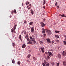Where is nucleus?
<instances>
[{"mask_svg":"<svg viewBox=\"0 0 66 66\" xmlns=\"http://www.w3.org/2000/svg\"><path fill=\"white\" fill-rule=\"evenodd\" d=\"M44 38L46 37V34H44Z\"/></svg>","mask_w":66,"mask_h":66,"instance_id":"nucleus-23","label":"nucleus"},{"mask_svg":"<svg viewBox=\"0 0 66 66\" xmlns=\"http://www.w3.org/2000/svg\"><path fill=\"white\" fill-rule=\"evenodd\" d=\"M42 64L44 66H46V65L45 64H44V63H42Z\"/></svg>","mask_w":66,"mask_h":66,"instance_id":"nucleus-35","label":"nucleus"},{"mask_svg":"<svg viewBox=\"0 0 66 66\" xmlns=\"http://www.w3.org/2000/svg\"><path fill=\"white\" fill-rule=\"evenodd\" d=\"M31 8V7H30L28 8V10H30V9Z\"/></svg>","mask_w":66,"mask_h":66,"instance_id":"nucleus-44","label":"nucleus"},{"mask_svg":"<svg viewBox=\"0 0 66 66\" xmlns=\"http://www.w3.org/2000/svg\"><path fill=\"white\" fill-rule=\"evenodd\" d=\"M47 26V24H44V26Z\"/></svg>","mask_w":66,"mask_h":66,"instance_id":"nucleus-61","label":"nucleus"},{"mask_svg":"<svg viewBox=\"0 0 66 66\" xmlns=\"http://www.w3.org/2000/svg\"><path fill=\"white\" fill-rule=\"evenodd\" d=\"M44 63L45 64H47V62L46 61V60H44Z\"/></svg>","mask_w":66,"mask_h":66,"instance_id":"nucleus-20","label":"nucleus"},{"mask_svg":"<svg viewBox=\"0 0 66 66\" xmlns=\"http://www.w3.org/2000/svg\"><path fill=\"white\" fill-rule=\"evenodd\" d=\"M57 2H56L55 3V5L56 6V5H57Z\"/></svg>","mask_w":66,"mask_h":66,"instance_id":"nucleus-38","label":"nucleus"},{"mask_svg":"<svg viewBox=\"0 0 66 66\" xmlns=\"http://www.w3.org/2000/svg\"><path fill=\"white\" fill-rule=\"evenodd\" d=\"M40 43H43V42H42V41H40Z\"/></svg>","mask_w":66,"mask_h":66,"instance_id":"nucleus-57","label":"nucleus"},{"mask_svg":"<svg viewBox=\"0 0 66 66\" xmlns=\"http://www.w3.org/2000/svg\"><path fill=\"white\" fill-rule=\"evenodd\" d=\"M30 11L31 12V15H33L34 14V11L32 10V9H31L30 10Z\"/></svg>","mask_w":66,"mask_h":66,"instance_id":"nucleus-8","label":"nucleus"},{"mask_svg":"<svg viewBox=\"0 0 66 66\" xmlns=\"http://www.w3.org/2000/svg\"><path fill=\"white\" fill-rule=\"evenodd\" d=\"M45 54H48V52H45Z\"/></svg>","mask_w":66,"mask_h":66,"instance_id":"nucleus-54","label":"nucleus"},{"mask_svg":"<svg viewBox=\"0 0 66 66\" xmlns=\"http://www.w3.org/2000/svg\"><path fill=\"white\" fill-rule=\"evenodd\" d=\"M31 40L33 42H34L35 41V39H34V38H32V39Z\"/></svg>","mask_w":66,"mask_h":66,"instance_id":"nucleus-34","label":"nucleus"},{"mask_svg":"<svg viewBox=\"0 0 66 66\" xmlns=\"http://www.w3.org/2000/svg\"><path fill=\"white\" fill-rule=\"evenodd\" d=\"M29 5V6H32V5H31V4H30Z\"/></svg>","mask_w":66,"mask_h":66,"instance_id":"nucleus-55","label":"nucleus"},{"mask_svg":"<svg viewBox=\"0 0 66 66\" xmlns=\"http://www.w3.org/2000/svg\"><path fill=\"white\" fill-rule=\"evenodd\" d=\"M24 23H25L26 24H27V21L26 20L24 21Z\"/></svg>","mask_w":66,"mask_h":66,"instance_id":"nucleus-33","label":"nucleus"},{"mask_svg":"<svg viewBox=\"0 0 66 66\" xmlns=\"http://www.w3.org/2000/svg\"><path fill=\"white\" fill-rule=\"evenodd\" d=\"M60 66V63H57V66Z\"/></svg>","mask_w":66,"mask_h":66,"instance_id":"nucleus-24","label":"nucleus"},{"mask_svg":"<svg viewBox=\"0 0 66 66\" xmlns=\"http://www.w3.org/2000/svg\"><path fill=\"white\" fill-rule=\"evenodd\" d=\"M27 62L28 63V64H30V61H29L27 60Z\"/></svg>","mask_w":66,"mask_h":66,"instance_id":"nucleus-29","label":"nucleus"},{"mask_svg":"<svg viewBox=\"0 0 66 66\" xmlns=\"http://www.w3.org/2000/svg\"><path fill=\"white\" fill-rule=\"evenodd\" d=\"M64 40H66V38L64 39Z\"/></svg>","mask_w":66,"mask_h":66,"instance_id":"nucleus-64","label":"nucleus"},{"mask_svg":"<svg viewBox=\"0 0 66 66\" xmlns=\"http://www.w3.org/2000/svg\"><path fill=\"white\" fill-rule=\"evenodd\" d=\"M27 40L28 42L27 43V44H28V45H33V43H32L33 41L32 40L29 38H27Z\"/></svg>","mask_w":66,"mask_h":66,"instance_id":"nucleus-2","label":"nucleus"},{"mask_svg":"<svg viewBox=\"0 0 66 66\" xmlns=\"http://www.w3.org/2000/svg\"><path fill=\"white\" fill-rule=\"evenodd\" d=\"M55 37H56V38H59V36L58 35H55Z\"/></svg>","mask_w":66,"mask_h":66,"instance_id":"nucleus-18","label":"nucleus"},{"mask_svg":"<svg viewBox=\"0 0 66 66\" xmlns=\"http://www.w3.org/2000/svg\"><path fill=\"white\" fill-rule=\"evenodd\" d=\"M63 65L64 66H66V61H64L63 62Z\"/></svg>","mask_w":66,"mask_h":66,"instance_id":"nucleus-12","label":"nucleus"},{"mask_svg":"<svg viewBox=\"0 0 66 66\" xmlns=\"http://www.w3.org/2000/svg\"><path fill=\"white\" fill-rule=\"evenodd\" d=\"M11 32H12V33H16V32H15V30H14V29L13 28H12L11 30Z\"/></svg>","mask_w":66,"mask_h":66,"instance_id":"nucleus-6","label":"nucleus"},{"mask_svg":"<svg viewBox=\"0 0 66 66\" xmlns=\"http://www.w3.org/2000/svg\"><path fill=\"white\" fill-rule=\"evenodd\" d=\"M14 12L15 13V14H17V12H16V10L14 9Z\"/></svg>","mask_w":66,"mask_h":66,"instance_id":"nucleus-26","label":"nucleus"},{"mask_svg":"<svg viewBox=\"0 0 66 66\" xmlns=\"http://www.w3.org/2000/svg\"><path fill=\"white\" fill-rule=\"evenodd\" d=\"M46 40L48 43H51V40H50V39L47 38L46 39Z\"/></svg>","mask_w":66,"mask_h":66,"instance_id":"nucleus-3","label":"nucleus"},{"mask_svg":"<svg viewBox=\"0 0 66 66\" xmlns=\"http://www.w3.org/2000/svg\"><path fill=\"white\" fill-rule=\"evenodd\" d=\"M29 37H29L30 38V39H31V40L32 39H33V38L32 37V36H29Z\"/></svg>","mask_w":66,"mask_h":66,"instance_id":"nucleus-28","label":"nucleus"},{"mask_svg":"<svg viewBox=\"0 0 66 66\" xmlns=\"http://www.w3.org/2000/svg\"><path fill=\"white\" fill-rule=\"evenodd\" d=\"M34 35H36H36H37V34H36V33H35V34H34Z\"/></svg>","mask_w":66,"mask_h":66,"instance_id":"nucleus-45","label":"nucleus"},{"mask_svg":"<svg viewBox=\"0 0 66 66\" xmlns=\"http://www.w3.org/2000/svg\"><path fill=\"white\" fill-rule=\"evenodd\" d=\"M42 33H45L46 32V33H47L48 35H50L51 34V31H50V30L48 29H45L44 28H43L42 29Z\"/></svg>","mask_w":66,"mask_h":66,"instance_id":"nucleus-1","label":"nucleus"},{"mask_svg":"<svg viewBox=\"0 0 66 66\" xmlns=\"http://www.w3.org/2000/svg\"><path fill=\"white\" fill-rule=\"evenodd\" d=\"M31 56V55L30 54H29V55L28 56H27V57L28 58H30V56Z\"/></svg>","mask_w":66,"mask_h":66,"instance_id":"nucleus-30","label":"nucleus"},{"mask_svg":"<svg viewBox=\"0 0 66 66\" xmlns=\"http://www.w3.org/2000/svg\"><path fill=\"white\" fill-rule=\"evenodd\" d=\"M59 7H59V6H57V9H59Z\"/></svg>","mask_w":66,"mask_h":66,"instance_id":"nucleus-52","label":"nucleus"},{"mask_svg":"<svg viewBox=\"0 0 66 66\" xmlns=\"http://www.w3.org/2000/svg\"><path fill=\"white\" fill-rule=\"evenodd\" d=\"M18 65H20V61H18Z\"/></svg>","mask_w":66,"mask_h":66,"instance_id":"nucleus-25","label":"nucleus"},{"mask_svg":"<svg viewBox=\"0 0 66 66\" xmlns=\"http://www.w3.org/2000/svg\"><path fill=\"white\" fill-rule=\"evenodd\" d=\"M14 30H16V27H15V26L14 27Z\"/></svg>","mask_w":66,"mask_h":66,"instance_id":"nucleus-50","label":"nucleus"},{"mask_svg":"<svg viewBox=\"0 0 66 66\" xmlns=\"http://www.w3.org/2000/svg\"><path fill=\"white\" fill-rule=\"evenodd\" d=\"M33 59L34 60H37V59L36 58V57H33Z\"/></svg>","mask_w":66,"mask_h":66,"instance_id":"nucleus-17","label":"nucleus"},{"mask_svg":"<svg viewBox=\"0 0 66 66\" xmlns=\"http://www.w3.org/2000/svg\"><path fill=\"white\" fill-rule=\"evenodd\" d=\"M55 33H59L60 32V31H55Z\"/></svg>","mask_w":66,"mask_h":66,"instance_id":"nucleus-16","label":"nucleus"},{"mask_svg":"<svg viewBox=\"0 0 66 66\" xmlns=\"http://www.w3.org/2000/svg\"><path fill=\"white\" fill-rule=\"evenodd\" d=\"M50 65V64H49V63H47L46 64V65L47 66H49Z\"/></svg>","mask_w":66,"mask_h":66,"instance_id":"nucleus-31","label":"nucleus"},{"mask_svg":"<svg viewBox=\"0 0 66 66\" xmlns=\"http://www.w3.org/2000/svg\"><path fill=\"white\" fill-rule=\"evenodd\" d=\"M29 6H27V9H28V7H29Z\"/></svg>","mask_w":66,"mask_h":66,"instance_id":"nucleus-63","label":"nucleus"},{"mask_svg":"<svg viewBox=\"0 0 66 66\" xmlns=\"http://www.w3.org/2000/svg\"><path fill=\"white\" fill-rule=\"evenodd\" d=\"M12 63H15V60H14L13 59L12 60Z\"/></svg>","mask_w":66,"mask_h":66,"instance_id":"nucleus-27","label":"nucleus"},{"mask_svg":"<svg viewBox=\"0 0 66 66\" xmlns=\"http://www.w3.org/2000/svg\"><path fill=\"white\" fill-rule=\"evenodd\" d=\"M63 56H65L66 55V52H65V51H63V53H62Z\"/></svg>","mask_w":66,"mask_h":66,"instance_id":"nucleus-4","label":"nucleus"},{"mask_svg":"<svg viewBox=\"0 0 66 66\" xmlns=\"http://www.w3.org/2000/svg\"><path fill=\"white\" fill-rule=\"evenodd\" d=\"M43 15H45V14L44 13H43Z\"/></svg>","mask_w":66,"mask_h":66,"instance_id":"nucleus-58","label":"nucleus"},{"mask_svg":"<svg viewBox=\"0 0 66 66\" xmlns=\"http://www.w3.org/2000/svg\"><path fill=\"white\" fill-rule=\"evenodd\" d=\"M57 57L58 59H61V55L60 54H58V55Z\"/></svg>","mask_w":66,"mask_h":66,"instance_id":"nucleus-13","label":"nucleus"},{"mask_svg":"<svg viewBox=\"0 0 66 66\" xmlns=\"http://www.w3.org/2000/svg\"><path fill=\"white\" fill-rule=\"evenodd\" d=\"M31 32H34V28L32 27L31 28Z\"/></svg>","mask_w":66,"mask_h":66,"instance_id":"nucleus-10","label":"nucleus"},{"mask_svg":"<svg viewBox=\"0 0 66 66\" xmlns=\"http://www.w3.org/2000/svg\"><path fill=\"white\" fill-rule=\"evenodd\" d=\"M26 47V44H24L22 46V48H25V47Z\"/></svg>","mask_w":66,"mask_h":66,"instance_id":"nucleus-11","label":"nucleus"},{"mask_svg":"<svg viewBox=\"0 0 66 66\" xmlns=\"http://www.w3.org/2000/svg\"><path fill=\"white\" fill-rule=\"evenodd\" d=\"M25 38H26V39H27V38H28V35H26Z\"/></svg>","mask_w":66,"mask_h":66,"instance_id":"nucleus-15","label":"nucleus"},{"mask_svg":"<svg viewBox=\"0 0 66 66\" xmlns=\"http://www.w3.org/2000/svg\"><path fill=\"white\" fill-rule=\"evenodd\" d=\"M40 49L41 50H42V53H43L44 52V51H45V50H44V48L41 47Z\"/></svg>","mask_w":66,"mask_h":66,"instance_id":"nucleus-7","label":"nucleus"},{"mask_svg":"<svg viewBox=\"0 0 66 66\" xmlns=\"http://www.w3.org/2000/svg\"><path fill=\"white\" fill-rule=\"evenodd\" d=\"M24 34H25V35L26 34V31H25V32H24Z\"/></svg>","mask_w":66,"mask_h":66,"instance_id":"nucleus-48","label":"nucleus"},{"mask_svg":"<svg viewBox=\"0 0 66 66\" xmlns=\"http://www.w3.org/2000/svg\"><path fill=\"white\" fill-rule=\"evenodd\" d=\"M32 37H34V35H32Z\"/></svg>","mask_w":66,"mask_h":66,"instance_id":"nucleus-56","label":"nucleus"},{"mask_svg":"<svg viewBox=\"0 0 66 66\" xmlns=\"http://www.w3.org/2000/svg\"><path fill=\"white\" fill-rule=\"evenodd\" d=\"M34 44H36V41L35 40L34 41Z\"/></svg>","mask_w":66,"mask_h":66,"instance_id":"nucleus-43","label":"nucleus"},{"mask_svg":"<svg viewBox=\"0 0 66 66\" xmlns=\"http://www.w3.org/2000/svg\"><path fill=\"white\" fill-rule=\"evenodd\" d=\"M46 4V1H44V2L43 3V5H44V4Z\"/></svg>","mask_w":66,"mask_h":66,"instance_id":"nucleus-22","label":"nucleus"},{"mask_svg":"<svg viewBox=\"0 0 66 66\" xmlns=\"http://www.w3.org/2000/svg\"><path fill=\"white\" fill-rule=\"evenodd\" d=\"M56 41L57 42H59V40H56Z\"/></svg>","mask_w":66,"mask_h":66,"instance_id":"nucleus-49","label":"nucleus"},{"mask_svg":"<svg viewBox=\"0 0 66 66\" xmlns=\"http://www.w3.org/2000/svg\"><path fill=\"white\" fill-rule=\"evenodd\" d=\"M16 26H17V25L16 24L15 25V27H16Z\"/></svg>","mask_w":66,"mask_h":66,"instance_id":"nucleus-62","label":"nucleus"},{"mask_svg":"<svg viewBox=\"0 0 66 66\" xmlns=\"http://www.w3.org/2000/svg\"><path fill=\"white\" fill-rule=\"evenodd\" d=\"M25 31V30H23V31H22V34H23V33H24V32Z\"/></svg>","mask_w":66,"mask_h":66,"instance_id":"nucleus-46","label":"nucleus"},{"mask_svg":"<svg viewBox=\"0 0 66 66\" xmlns=\"http://www.w3.org/2000/svg\"><path fill=\"white\" fill-rule=\"evenodd\" d=\"M30 3V2H27L26 3V5H28V4H29Z\"/></svg>","mask_w":66,"mask_h":66,"instance_id":"nucleus-21","label":"nucleus"},{"mask_svg":"<svg viewBox=\"0 0 66 66\" xmlns=\"http://www.w3.org/2000/svg\"><path fill=\"white\" fill-rule=\"evenodd\" d=\"M49 56H50V57H51V55H49Z\"/></svg>","mask_w":66,"mask_h":66,"instance_id":"nucleus-59","label":"nucleus"},{"mask_svg":"<svg viewBox=\"0 0 66 66\" xmlns=\"http://www.w3.org/2000/svg\"><path fill=\"white\" fill-rule=\"evenodd\" d=\"M43 20L44 21H45L46 20V19H45V18L43 19Z\"/></svg>","mask_w":66,"mask_h":66,"instance_id":"nucleus-41","label":"nucleus"},{"mask_svg":"<svg viewBox=\"0 0 66 66\" xmlns=\"http://www.w3.org/2000/svg\"><path fill=\"white\" fill-rule=\"evenodd\" d=\"M23 3H22V6H23Z\"/></svg>","mask_w":66,"mask_h":66,"instance_id":"nucleus-60","label":"nucleus"},{"mask_svg":"<svg viewBox=\"0 0 66 66\" xmlns=\"http://www.w3.org/2000/svg\"><path fill=\"white\" fill-rule=\"evenodd\" d=\"M12 45L13 46H15V44L14 43H13Z\"/></svg>","mask_w":66,"mask_h":66,"instance_id":"nucleus-42","label":"nucleus"},{"mask_svg":"<svg viewBox=\"0 0 66 66\" xmlns=\"http://www.w3.org/2000/svg\"><path fill=\"white\" fill-rule=\"evenodd\" d=\"M63 43H64V45H66V41H63Z\"/></svg>","mask_w":66,"mask_h":66,"instance_id":"nucleus-32","label":"nucleus"},{"mask_svg":"<svg viewBox=\"0 0 66 66\" xmlns=\"http://www.w3.org/2000/svg\"><path fill=\"white\" fill-rule=\"evenodd\" d=\"M13 13H14V11H13V10H12L11 11V14H13Z\"/></svg>","mask_w":66,"mask_h":66,"instance_id":"nucleus-39","label":"nucleus"},{"mask_svg":"<svg viewBox=\"0 0 66 66\" xmlns=\"http://www.w3.org/2000/svg\"><path fill=\"white\" fill-rule=\"evenodd\" d=\"M53 43H54V42L53 41H52V44H53Z\"/></svg>","mask_w":66,"mask_h":66,"instance_id":"nucleus-47","label":"nucleus"},{"mask_svg":"<svg viewBox=\"0 0 66 66\" xmlns=\"http://www.w3.org/2000/svg\"><path fill=\"white\" fill-rule=\"evenodd\" d=\"M43 9H45V6H43Z\"/></svg>","mask_w":66,"mask_h":66,"instance_id":"nucleus-53","label":"nucleus"},{"mask_svg":"<svg viewBox=\"0 0 66 66\" xmlns=\"http://www.w3.org/2000/svg\"><path fill=\"white\" fill-rule=\"evenodd\" d=\"M50 57H49V56H47V60H48V59H50Z\"/></svg>","mask_w":66,"mask_h":66,"instance_id":"nucleus-37","label":"nucleus"},{"mask_svg":"<svg viewBox=\"0 0 66 66\" xmlns=\"http://www.w3.org/2000/svg\"><path fill=\"white\" fill-rule=\"evenodd\" d=\"M19 39H20V40H21V41L22 40V38H20Z\"/></svg>","mask_w":66,"mask_h":66,"instance_id":"nucleus-40","label":"nucleus"},{"mask_svg":"<svg viewBox=\"0 0 66 66\" xmlns=\"http://www.w3.org/2000/svg\"><path fill=\"white\" fill-rule=\"evenodd\" d=\"M48 53L49 55H51V56H53V54L51 52L48 51Z\"/></svg>","mask_w":66,"mask_h":66,"instance_id":"nucleus-9","label":"nucleus"},{"mask_svg":"<svg viewBox=\"0 0 66 66\" xmlns=\"http://www.w3.org/2000/svg\"><path fill=\"white\" fill-rule=\"evenodd\" d=\"M61 16L62 17H66V16H65V15L64 14H63Z\"/></svg>","mask_w":66,"mask_h":66,"instance_id":"nucleus-14","label":"nucleus"},{"mask_svg":"<svg viewBox=\"0 0 66 66\" xmlns=\"http://www.w3.org/2000/svg\"><path fill=\"white\" fill-rule=\"evenodd\" d=\"M41 24V26H42V27H44L45 26V24H44V23H43V22H41L40 23Z\"/></svg>","mask_w":66,"mask_h":66,"instance_id":"nucleus-5","label":"nucleus"},{"mask_svg":"<svg viewBox=\"0 0 66 66\" xmlns=\"http://www.w3.org/2000/svg\"><path fill=\"white\" fill-rule=\"evenodd\" d=\"M33 22H30L29 23V24L30 25V26H31V25H32V24H33Z\"/></svg>","mask_w":66,"mask_h":66,"instance_id":"nucleus-19","label":"nucleus"},{"mask_svg":"<svg viewBox=\"0 0 66 66\" xmlns=\"http://www.w3.org/2000/svg\"><path fill=\"white\" fill-rule=\"evenodd\" d=\"M64 36V37H65V38H66V35H65Z\"/></svg>","mask_w":66,"mask_h":66,"instance_id":"nucleus-51","label":"nucleus"},{"mask_svg":"<svg viewBox=\"0 0 66 66\" xmlns=\"http://www.w3.org/2000/svg\"><path fill=\"white\" fill-rule=\"evenodd\" d=\"M19 36V39L21 38H21V35H20Z\"/></svg>","mask_w":66,"mask_h":66,"instance_id":"nucleus-36","label":"nucleus"}]
</instances>
